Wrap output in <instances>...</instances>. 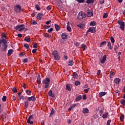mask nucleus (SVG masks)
<instances>
[{
    "label": "nucleus",
    "instance_id": "obj_62",
    "mask_svg": "<svg viewBox=\"0 0 125 125\" xmlns=\"http://www.w3.org/2000/svg\"><path fill=\"white\" fill-rule=\"evenodd\" d=\"M25 54V53L24 52H22L21 53L20 56H21V57H22V56H24Z\"/></svg>",
    "mask_w": 125,
    "mask_h": 125
},
{
    "label": "nucleus",
    "instance_id": "obj_12",
    "mask_svg": "<svg viewBox=\"0 0 125 125\" xmlns=\"http://www.w3.org/2000/svg\"><path fill=\"white\" fill-rule=\"evenodd\" d=\"M61 37L62 40H66L67 39V33H62L61 35Z\"/></svg>",
    "mask_w": 125,
    "mask_h": 125
},
{
    "label": "nucleus",
    "instance_id": "obj_20",
    "mask_svg": "<svg viewBox=\"0 0 125 125\" xmlns=\"http://www.w3.org/2000/svg\"><path fill=\"white\" fill-rule=\"evenodd\" d=\"M13 52V49H9L8 51L7 56H10Z\"/></svg>",
    "mask_w": 125,
    "mask_h": 125
},
{
    "label": "nucleus",
    "instance_id": "obj_6",
    "mask_svg": "<svg viewBox=\"0 0 125 125\" xmlns=\"http://www.w3.org/2000/svg\"><path fill=\"white\" fill-rule=\"evenodd\" d=\"M16 8H15V10L16 12H21V9H22V7L19 4H17L16 5Z\"/></svg>",
    "mask_w": 125,
    "mask_h": 125
},
{
    "label": "nucleus",
    "instance_id": "obj_30",
    "mask_svg": "<svg viewBox=\"0 0 125 125\" xmlns=\"http://www.w3.org/2000/svg\"><path fill=\"white\" fill-rule=\"evenodd\" d=\"M1 117L3 119H6V112L3 113Z\"/></svg>",
    "mask_w": 125,
    "mask_h": 125
},
{
    "label": "nucleus",
    "instance_id": "obj_41",
    "mask_svg": "<svg viewBox=\"0 0 125 125\" xmlns=\"http://www.w3.org/2000/svg\"><path fill=\"white\" fill-rule=\"evenodd\" d=\"M12 90L13 92H14V93H16V92H17V89L16 88V87L13 88L12 89Z\"/></svg>",
    "mask_w": 125,
    "mask_h": 125
},
{
    "label": "nucleus",
    "instance_id": "obj_3",
    "mask_svg": "<svg viewBox=\"0 0 125 125\" xmlns=\"http://www.w3.org/2000/svg\"><path fill=\"white\" fill-rule=\"evenodd\" d=\"M86 15L85 13L83 12H80L78 15V18L79 20H82V19H83V18H85Z\"/></svg>",
    "mask_w": 125,
    "mask_h": 125
},
{
    "label": "nucleus",
    "instance_id": "obj_29",
    "mask_svg": "<svg viewBox=\"0 0 125 125\" xmlns=\"http://www.w3.org/2000/svg\"><path fill=\"white\" fill-rule=\"evenodd\" d=\"M107 46L109 48V49H110L111 50L113 49V48L112 47V45H111V42H108L107 43Z\"/></svg>",
    "mask_w": 125,
    "mask_h": 125
},
{
    "label": "nucleus",
    "instance_id": "obj_42",
    "mask_svg": "<svg viewBox=\"0 0 125 125\" xmlns=\"http://www.w3.org/2000/svg\"><path fill=\"white\" fill-rule=\"evenodd\" d=\"M121 103L123 105V106H125V100L123 99L121 100Z\"/></svg>",
    "mask_w": 125,
    "mask_h": 125
},
{
    "label": "nucleus",
    "instance_id": "obj_33",
    "mask_svg": "<svg viewBox=\"0 0 125 125\" xmlns=\"http://www.w3.org/2000/svg\"><path fill=\"white\" fill-rule=\"evenodd\" d=\"M89 112L88 108H85L83 109V113L85 114L86 113H88Z\"/></svg>",
    "mask_w": 125,
    "mask_h": 125
},
{
    "label": "nucleus",
    "instance_id": "obj_47",
    "mask_svg": "<svg viewBox=\"0 0 125 125\" xmlns=\"http://www.w3.org/2000/svg\"><path fill=\"white\" fill-rule=\"evenodd\" d=\"M24 47H25V48H26V49H28L29 48V44H28V43H25L24 44Z\"/></svg>",
    "mask_w": 125,
    "mask_h": 125
},
{
    "label": "nucleus",
    "instance_id": "obj_57",
    "mask_svg": "<svg viewBox=\"0 0 125 125\" xmlns=\"http://www.w3.org/2000/svg\"><path fill=\"white\" fill-rule=\"evenodd\" d=\"M23 63H27L28 62V59L25 58L23 61Z\"/></svg>",
    "mask_w": 125,
    "mask_h": 125
},
{
    "label": "nucleus",
    "instance_id": "obj_27",
    "mask_svg": "<svg viewBox=\"0 0 125 125\" xmlns=\"http://www.w3.org/2000/svg\"><path fill=\"white\" fill-rule=\"evenodd\" d=\"M77 26H78L79 28H80V29H83V28H84V24H79L77 25Z\"/></svg>",
    "mask_w": 125,
    "mask_h": 125
},
{
    "label": "nucleus",
    "instance_id": "obj_2",
    "mask_svg": "<svg viewBox=\"0 0 125 125\" xmlns=\"http://www.w3.org/2000/svg\"><path fill=\"white\" fill-rule=\"evenodd\" d=\"M49 83H50V79L49 78H46L44 80H43V84H45L44 88H47L49 86Z\"/></svg>",
    "mask_w": 125,
    "mask_h": 125
},
{
    "label": "nucleus",
    "instance_id": "obj_19",
    "mask_svg": "<svg viewBox=\"0 0 125 125\" xmlns=\"http://www.w3.org/2000/svg\"><path fill=\"white\" fill-rule=\"evenodd\" d=\"M22 26H25L24 24H21V25H18L16 26L15 27L14 29H15V30H19V29H20V28H21V27H22Z\"/></svg>",
    "mask_w": 125,
    "mask_h": 125
},
{
    "label": "nucleus",
    "instance_id": "obj_22",
    "mask_svg": "<svg viewBox=\"0 0 125 125\" xmlns=\"http://www.w3.org/2000/svg\"><path fill=\"white\" fill-rule=\"evenodd\" d=\"M108 116H109V113L108 112H106L103 115L102 117L103 119H106L108 117Z\"/></svg>",
    "mask_w": 125,
    "mask_h": 125
},
{
    "label": "nucleus",
    "instance_id": "obj_4",
    "mask_svg": "<svg viewBox=\"0 0 125 125\" xmlns=\"http://www.w3.org/2000/svg\"><path fill=\"white\" fill-rule=\"evenodd\" d=\"M118 23L120 25V29L122 31H125V22L122 21H118Z\"/></svg>",
    "mask_w": 125,
    "mask_h": 125
},
{
    "label": "nucleus",
    "instance_id": "obj_5",
    "mask_svg": "<svg viewBox=\"0 0 125 125\" xmlns=\"http://www.w3.org/2000/svg\"><path fill=\"white\" fill-rule=\"evenodd\" d=\"M7 42L6 43H3L2 44V47H1V51L3 52V51H6L7 49Z\"/></svg>",
    "mask_w": 125,
    "mask_h": 125
},
{
    "label": "nucleus",
    "instance_id": "obj_15",
    "mask_svg": "<svg viewBox=\"0 0 125 125\" xmlns=\"http://www.w3.org/2000/svg\"><path fill=\"white\" fill-rule=\"evenodd\" d=\"M107 94V92H101L99 93V95L100 98L102 97V96H104V95H106Z\"/></svg>",
    "mask_w": 125,
    "mask_h": 125
},
{
    "label": "nucleus",
    "instance_id": "obj_36",
    "mask_svg": "<svg viewBox=\"0 0 125 125\" xmlns=\"http://www.w3.org/2000/svg\"><path fill=\"white\" fill-rule=\"evenodd\" d=\"M120 121L121 122H123L124 121V119H125V115H124L123 114H121V116L120 117Z\"/></svg>",
    "mask_w": 125,
    "mask_h": 125
},
{
    "label": "nucleus",
    "instance_id": "obj_11",
    "mask_svg": "<svg viewBox=\"0 0 125 125\" xmlns=\"http://www.w3.org/2000/svg\"><path fill=\"white\" fill-rule=\"evenodd\" d=\"M28 101H35L36 100V97L32 96L30 97L27 98Z\"/></svg>",
    "mask_w": 125,
    "mask_h": 125
},
{
    "label": "nucleus",
    "instance_id": "obj_7",
    "mask_svg": "<svg viewBox=\"0 0 125 125\" xmlns=\"http://www.w3.org/2000/svg\"><path fill=\"white\" fill-rule=\"evenodd\" d=\"M6 42H7V41L6 39H4V37H1L0 39V48L1 47V45H0L1 43H5Z\"/></svg>",
    "mask_w": 125,
    "mask_h": 125
},
{
    "label": "nucleus",
    "instance_id": "obj_48",
    "mask_svg": "<svg viewBox=\"0 0 125 125\" xmlns=\"http://www.w3.org/2000/svg\"><path fill=\"white\" fill-rule=\"evenodd\" d=\"M35 7H36L37 10H41V8L40 7V6L39 5L37 4L35 6Z\"/></svg>",
    "mask_w": 125,
    "mask_h": 125
},
{
    "label": "nucleus",
    "instance_id": "obj_14",
    "mask_svg": "<svg viewBox=\"0 0 125 125\" xmlns=\"http://www.w3.org/2000/svg\"><path fill=\"white\" fill-rule=\"evenodd\" d=\"M48 94L49 96H50V97H52V98H54L55 97V96L52 93V90H50L48 93Z\"/></svg>",
    "mask_w": 125,
    "mask_h": 125
},
{
    "label": "nucleus",
    "instance_id": "obj_45",
    "mask_svg": "<svg viewBox=\"0 0 125 125\" xmlns=\"http://www.w3.org/2000/svg\"><path fill=\"white\" fill-rule=\"evenodd\" d=\"M107 17H108V13H104L103 15V18L105 19V18H107Z\"/></svg>",
    "mask_w": 125,
    "mask_h": 125
},
{
    "label": "nucleus",
    "instance_id": "obj_43",
    "mask_svg": "<svg viewBox=\"0 0 125 125\" xmlns=\"http://www.w3.org/2000/svg\"><path fill=\"white\" fill-rule=\"evenodd\" d=\"M26 93L28 95H31V94L32 93V91L27 90L26 91Z\"/></svg>",
    "mask_w": 125,
    "mask_h": 125
},
{
    "label": "nucleus",
    "instance_id": "obj_13",
    "mask_svg": "<svg viewBox=\"0 0 125 125\" xmlns=\"http://www.w3.org/2000/svg\"><path fill=\"white\" fill-rule=\"evenodd\" d=\"M43 16V14L42 13H39L38 14L37 18L39 20H42V17Z\"/></svg>",
    "mask_w": 125,
    "mask_h": 125
},
{
    "label": "nucleus",
    "instance_id": "obj_60",
    "mask_svg": "<svg viewBox=\"0 0 125 125\" xmlns=\"http://www.w3.org/2000/svg\"><path fill=\"white\" fill-rule=\"evenodd\" d=\"M83 100H86V95H83Z\"/></svg>",
    "mask_w": 125,
    "mask_h": 125
},
{
    "label": "nucleus",
    "instance_id": "obj_10",
    "mask_svg": "<svg viewBox=\"0 0 125 125\" xmlns=\"http://www.w3.org/2000/svg\"><path fill=\"white\" fill-rule=\"evenodd\" d=\"M106 59H107V57L106 56V55H104L102 59L100 60V62H101L102 64H104Z\"/></svg>",
    "mask_w": 125,
    "mask_h": 125
},
{
    "label": "nucleus",
    "instance_id": "obj_49",
    "mask_svg": "<svg viewBox=\"0 0 125 125\" xmlns=\"http://www.w3.org/2000/svg\"><path fill=\"white\" fill-rule=\"evenodd\" d=\"M31 24H32V25H37V21H32L31 22Z\"/></svg>",
    "mask_w": 125,
    "mask_h": 125
},
{
    "label": "nucleus",
    "instance_id": "obj_52",
    "mask_svg": "<svg viewBox=\"0 0 125 125\" xmlns=\"http://www.w3.org/2000/svg\"><path fill=\"white\" fill-rule=\"evenodd\" d=\"M33 47L34 48H38V43H34L33 45Z\"/></svg>",
    "mask_w": 125,
    "mask_h": 125
},
{
    "label": "nucleus",
    "instance_id": "obj_21",
    "mask_svg": "<svg viewBox=\"0 0 125 125\" xmlns=\"http://www.w3.org/2000/svg\"><path fill=\"white\" fill-rule=\"evenodd\" d=\"M24 103L25 108L27 109V108L29 107V103H28V101H24Z\"/></svg>",
    "mask_w": 125,
    "mask_h": 125
},
{
    "label": "nucleus",
    "instance_id": "obj_56",
    "mask_svg": "<svg viewBox=\"0 0 125 125\" xmlns=\"http://www.w3.org/2000/svg\"><path fill=\"white\" fill-rule=\"evenodd\" d=\"M53 31V28L52 27L50 28V29L48 30V33H51Z\"/></svg>",
    "mask_w": 125,
    "mask_h": 125
},
{
    "label": "nucleus",
    "instance_id": "obj_54",
    "mask_svg": "<svg viewBox=\"0 0 125 125\" xmlns=\"http://www.w3.org/2000/svg\"><path fill=\"white\" fill-rule=\"evenodd\" d=\"M77 1L79 2V3H82L84 2V0H77Z\"/></svg>",
    "mask_w": 125,
    "mask_h": 125
},
{
    "label": "nucleus",
    "instance_id": "obj_31",
    "mask_svg": "<svg viewBox=\"0 0 125 125\" xmlns=\"http://www.w3.org/2000/svg\"><path fill=\"white\" fill-rule=\"evenodd\" d=\"M114 82L115 83H119L120 82H121V80L119 78H116L114 80Z\"/></svg>",
    "mask_w": 125,
    "mask_h": 125
},
{
    "label": "nucleus",
    "instance_id": "obj_18",
    "mask_svg": "<svg viewBox=\"0 0 125 125\" xmlns=\"http://www.w3.org/2000/svg\"><path fill=\"white\" fill-rule=\"evenodd\" d=\"M41 75H39L37 77V83H38L40 84L41 83H42V81H41Z\"/></svg>",
    "mask_w": 125,
    "mask_h": 125
},
{
    "label": "nucleus",
    "instance_id": "obj_51",
    "mask_svg": "<svg viewBox=\"0 0 125 125\" xmlns=\"http://www.w3.org/2000/svg\"><path fill=\"white\" fill-rule=\"evenodd\" d=\"M107 44V42L106 41H103L101 42V45H106Z\"/></svg>",
    "mask_w": 125,
    "mask_h": 125
},
{
    "label": "nucleus",
    "instance_id": "obj_44",
    "mask_svg": "<svg viewBox=\"0 0 125 125\" xmlns=\"http://www.w3.org/2000/svg\"><path fill=\"white\" fill-rule=\"evenodd\" d=\"M25 29L24 26H22L20 28L19 31V32H21V31H23Z\"/></svg>",
    "mask_w": 125,
    "mask_h": 125
},
{
    "label": "nucleus",
    "instance_id": "obj_61",
    "mask_svg": "<svg viewBox=\"0 0 125 125\" xmlns=\"http://www.w3.org/2000/svg\"><path fill=\"white\" fill-rule=\"evenodd\" d=\"M46 10H51V7L49 6H48L47 7H46Z\"/></svg>",
    "mask_w": 125,
    "mask_h": 125
},
{
    "label": "nucleus",
    "instance_id": "obj_38",
    "mask_svg": "<svg viewBox=\"0 0 125 125\" xmlns=\"http://www.w3.org/2000/svg\"><path fill=\"white\" fill-rule=\"evenodd\" d=\"M54 113H55V110H54V109L52 108L51 111L50 116H52V115H53V114H54Z\"/></svg>",
    "mask_w": 125,
    "mask_h": 125
},
{
    "label": "nucleus",
    "instance_id": "obj_59",
    "mask_svg": "<svg viewBox=\"0 0 125 125\" xmlns=\"http://www.w3.org/2000/svg\"><path fill=\"white\" fill-rule=\"evenodd\" d=\"M104 0H100V4H103V3H104Z\"/></svg>",
    "mask_w": 125,
    "mask_h": 125
},
{
    "label": "nucleus",
    "instance_id": "obj_40",
    "mask_svg": "<svg viewBox=\"0 0 125 125\" xmlns=\"http://www.w3.org/2000/svg\"><path fill=\"white\" fill-rule=\"evenodd\" d=\"M113 76H114V72L110 71V75H109V77H110V79H112V78H113Z\"/></svg>",
    "mask_w": 125,
    "mask_h": 125
},
{
    "label": "nucleus",
    "instance_id": "obj_25",
    "mask_svg": "<svg viewBox=\"0 0 125 125\" xmlns=\"http://www.w3.org/2000/svg\"><path fill=\"white\" fill-rule=\"evenodd\" d=\"M24 41L27 42H31V39L29 38L26 37L24 38Z\"/></svg>",
    "mask_w": 125,
    "mask_h": 125
},
{
    "label": "nucleus",
    "instance_id": "obj_24",
    "mask_svg": "<svg viewBox=\"0 0 125 125\" xmlns=\"http://www.w3.org/2000/svg\"><path fill=\"white\" fill-rule=\"evenodd\" d=\"M81 47L83 48V50H85V49L87 48V46L84 44H82L81 45Z\"/></svg>",
    "mask_w": 125,
    "mask_h": 125
},
{
    "label": "nucleus",
    "instance_id": "obj_1",
    "mask_svg": "<svg viewBox=\"0 0 125 125\" xmlns=\"http://www.w3.org/2000/svg\"><path fill=\"white\" fill-rule=\"evenodd\" d=\"M52 54L54 56V59L55 60H59L60 59V56H59V52L57 50L53 51Z\"/></svg>",
    "mask_w": 125,
    "mask_h": 125
},
{
    "label": "nucleus",
    "instance_id": "obj_50",
    "mask_svg": "<svg viewBox=\"0 0 125 125\" xmlns=\"http://www.w3.org/2000/svg\"><path fill=\"white\" fill-rule=\"evenodd\" d=\"M2 37L6 39V40H7V36H6V34H5V33H2Z\"/></svg>",
    "mask_w": 125,
    "mask_h": 125
},
{
    "label": "nucleus",
    "instance_id": "obj_32",
    "mask_svg": "<svg viewBox=\"0 0 125 125\" xmlns=\"http://www.w3.org/2000/svg\"><path fill=\"white\" fill-rule=\"evenodd\" d=\"M72 75H73V78H74L75 80H76V79H78V77H79V76L77 73H73Z\"/></svg>",
    "mask_w": 125,
    "mask_h": 125
},
{
    "label": "nucleus",
    "instance_id": "obj_35",
    "mask_svg": "<svg viewBox=\"0 0 125 125\" xmlns=\"http://www.w3.org/2000/svg\"><path fill=\"white\" fill-rule=\"evenodd\" d=\"M94 2V0H87L86 3L89 4V3H93Z\"/></svg>",
    "mask_w": 125,
    "mask_h": 125
},
{
    "label": "nucleus",
    "instance_id": "obj_16",
    "mask_svg": "<svg viewBox=\"0 0 125 125\" xmlns=\"http://www.w3.org/2000/svg\"><path fill=\"white\" fill-rule=\"evenodd\" d=\"M65 89L68 91H71V85L66 84Z\"/></svg>",
    "mask_w": 125,
    "mask_h": 125
},
{
    "label": "nucleus",
    "instance_id": "obj_39",
    "mask_svg": "<svg viewBox=\"0 0 125 125\" xmlns=\"http://www.w3.org/2000/svg\"><path fill=\"white\" fill-rule=\"evenodd\" d=\"M96 25V22L95 21H91L90 23V26H95Z\"/></svg>",
    "mask_w": 125,
    "mask_h": 125
},
{
    "label": "nucleus",
    "instance_id": "obj_23",
    "mask_svg": "<svg viewBox=\"0 0 125 125\" xmlns=\"http://www.w3.org/2000/svg\"><path fill=\"white\" fill-rule=\"evenodd\" d=\"M68 66H73L74 65V61L73 60H70L68 62Z\"/></svg>",
    "mask_w": 125,
    "mask_h": 125
},
{
    "label": "nucleus",
    "instance_id": "obj_64",
    "mask_svg": "<svg viewBox=\"0 0 125 125\" xmlns=\"http://www.w3.org/2000/svg\"><path fill=\"white\" fill-rule=\"evenodd\" d=\"M37 52V49H34L32 50V53H36Z\"/></svg>",
    "mask_w": 125,
    "mask_h": 125
},
{
    "label": "nucleus",
    "instance_id": "obj_37",
    "mask_svg": "<svg viewBox=\"0 0 125 125\" xmlns=\"http://www.w3.org/2000/svg\"><path fill=\"white\" fill-rule=\"evenodd\" d=\"M110 40L112 43H115V39L112 36L110 37Z\"/></svg>",
    "mask_w": 125,
    "mask_h": 125
},
{
    "label": "nucleus",
    "instance_id": "obj_9",
    "mask_svg": "<svg viewBox=\"0 0 125 125\" xmlns=\"http://www.w3.org/2000/svg\"><path fill=\"white\" fill-rule=\"evenodd\" d=\"M88 32H90L91 33L94 34V33L96 32L95 28L93 27H89L87 31V34L88 33Z\"/></svg>",
    "mask_w": 125,
    "mask_h": 125
},
{
    "label": "nucleus",
    "instance_id": "obj_17",
    "mask_svg": "<svg viewBox=\"0 0 125 125\" xmlns=\"http://www.w3.org/2000/svg\"><path fill=\"white\" fill-rule=\"evenodd\" d=\"M67 30L69 32H71L72 31V28H71V27H70V22L69 21L67 22Z\"/></svg>",
    "mask_w": 125,
    "mask_h": 125
},
{
    "label": "nucleus",
    "instance_id": "obj_28",
    "mask_svg": "<svg viewBox=\"0 0 125 125\" xmlns=\"http://www.w3.org/2000/svg\"><path fill=\"white\" fill-rule=\"evenodd\" d=\"M55 28L57 31H59L60 30V26L58 24H55Z\"/></svg>",
    "mask_w": 125,
    "mask_h": 125
},
{
    "label": "nucleus",
    "instance_id": "obj_58",
    "mask_svg": "<svg viewBox=\"0 0 125 125\" xmlns=\"http://www.w3.org/2000/svg\"><path fill=\"white\" fill-rule=\"evenodd\" d=\"M44 37H45V38H48V37H49V35L47 33H45L44 35Z\"/></svg>",
    "mask_w": 125,
    "mask_h": 125
},
{
    "label": "nucleus",
    "instance_id": "obj_34",
    "mask_svg": "<svg viewBox=\"0 0 125 125\" xmlns=\"http://www.w3.org/2000/svg\"><path fill=\"white\" fill-rule=\"evenodd\" d=\"M93 14L92 13V12H88L87 13V17H91V16H92Z\"/></svg>",
    "mask_w": 125,
    "mask_h": 125
},
{
    "label": "nucleus",
    "instance_id": "obj_26",
    "mask_svg": "<svg viewBox=\"0 0 125 125\" xmlns=\"http://www.w3.org/2000/svg\"><path fill=\"white\" fill-rule=\"evenodd\" d=\"M82 99V96L81 95H79L76 97V98L75 99V101L78 102L79 100H81Z\"/></svg>",
    "mask_w": 125,
    "mask_h": 125
},
{
    "label": "nucleus",
    "instance_id": "obj_46",
    "mask_svg": "<svg viewBox=\"0 0 125 125\" xmlns=\"http://www.w3.org/2000/svg\"><path fill=\"white\" fill-rule=\"evenodd\" d=\"M2 101H3V102H5V101H6V96H3L2 98Z\"/></svg>",
    "mask_w": 125,
    "mask_h": 125
},
{
    "label": "nucleus",
    "instance_id": "obj_55",
    "mask_svg": "<svg viewBox=\"0 0 125 125\" xmlns=\"http://www.w3.org/2000/svg\"><path fill=\"white\" fill-rule=\"evenodd\" d=\"M90 89V88H87V89H85L84 90V91L85 92H86V93H87V92H88V91H89V90Z\"/></svg>",
    "mask_w": 125,
    "mask_h": 125
},
{
    "label": "nucleus",
    "instance_id": "obj_63",
    "mask_svg": "<svg viewBox=\"0 0 125 125\" xmlns=\"http://www.w3.org/2000/svg\"><path fill=\"white\" fill-rule=\"evenodd\" d=\"M110 124H111V120H108L106 125H110Z\"/></svg>",
    "mask_w": 125,
    "mask_h": 125
},
{
    "label": "nucleus",
    "instance_id": "obj_8",
    "mask_svg": "<svg viewBox=\"0 0 125 125\" xmlns=\"http://www.w3.org/2000/svg\"><path fill=\"white\" fill-rule=\"evenodd\" d=\"M31 119H33V115H30L27 119V123L29 125H33L34 122L31 121Z\"/></svg>",
    "mask_w": 125,
    "mask_h": 125
},
{
    "label": "nucleus",
    "instance_id": "obj_53",
    "mask_svg": "<svg viewBox=\"0 0 125 125\" xmlns=\"http://www.w3.org/2000/svg\"><path fill=\"white\" fill-rule=\"evenodd\" d=\"M81 84V82H80L79 81H76L75 82V84L76 85H79V84Z\"/></svg>",
    "mask_w": 125,
    "mask_h": 125
}]
</instances>
